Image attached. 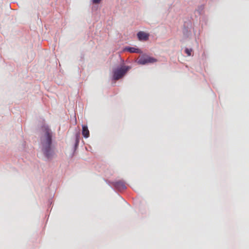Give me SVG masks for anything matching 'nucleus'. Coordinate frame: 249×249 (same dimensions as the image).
Wrapping results in <instances>:
<instances>
[{
    "label": "nucleus",
    "instance_id": "nucleus-5",
    "mask_svg": "<svg viewBox=\"0 0 249 249\" xmlns=\"http://www.w3.org/2000/svg\"><path fill=\"white\" fill-rule=\"evenodd\" d=\"M124 50L131 53H141V51L139 49L134 47H126Z\"/></svg>",
    "mask_w": 249,
    "mask_h": 249
},
{
    "label": "nucleus",
    "instance_id": "nucleus-2",
    "mask_svg": "<svg viewBox=\"0 0 249 249\" xmlns=\"http://www.w3.org/2000/svg\"><path fill=\"white\" fill-rule=\"evenodd\" d=\"M130 69V67L126 66H122L120 68L116 69L113 71V79L115 80L120 79L122 78Z\"/></svg>",
    "mask_w": 249,
    "mask_h": 249
},
{
    "label": "nucleus",
    "instance_id": "nucleus-6",
    "mask_svg": "<svg viewBox=\"0 0 249 249\" xmlns=\"http://www.w3.org/2000/svg\"><path fill=\"white\" fill-rule=\"evenodd\" d=\"M82 135L85 138H88L89 136V132L88 128V127L85 125L82 126Z\"/></svg>",
    "mask_w": 249,
    "mask_h": 249
},
{
    "label": "nucleus",
    "instance_id": "nucleus-4",
    "mask_svg": "<svg viewBox=\"0 0 249 249\" xmlns=\"http://www.w3.org/2000/svg\"><path fill=\"white\" fill-rule=\"evenodd\" d=\"M137 36L140 40L146 41L149 38V34L144 32L140 31L137 34Z\"/></svg>",
    "mask_w": 249,
    "mask_h": 249
},
{
    "label": "nucleus",
    "instance_id": "nucleus-9",
    "mask_svg": "<svg viewBox=\"0 0 249 249\" xmlns=\"http://www.w3.org/2000/svg\"><path fill=\"white\" fill-rule=\"evenodd\" d=\"M101 1V0H92L93 3L95 4L99 3Z\"/></svg>",
    "mask_w": 249,
    "mask_h": 249
},
{
    "label": "nucleus",
    "instance_id": "nucleus-7",
    "mask_svg": "<svg viewBox=\"0 0 249 249\" xmlns=\"http://www.w3.org/2000/svg\"><path fill=\"white\" fill-rule=\"evenodd\" d=\"M115 186L117 188H118L121 189H125L126 188V186L125 184L121 182V181H118L115 183Z\"/></svg>",
    "mask_w": 249,
    "mask_h": 249
},
{
    "label": "nucleus",
    "instance_id": "nucleus-3",
    "mask_svg": "<svg viewBox=\"0 0 249 249\" xmlns=\"http://www.w3.org/2000/svg\"><path fill=\"white\" fill-rule=\"evenodd\" d=\"M157 59L154 57L144 55L138 59V62L140 64L145 65L148 63H154L157 62Z\"/></svg>",
    "mask_w": 249,
    "mask_h": 249
},
{
    "label": "nucleus",
    "instance_id": "nucleus-1",
    "mask_svg": "<svg viewBox=\"0 0 249 249\" xmlns=\"http://www.w3.org/2000/svg\"><path fill=\"white\" fill-rule=\"evenodd\" d=\"M52 133L48 128L44 130V134L41 139L42 150L45 156L48 159L53 158L54 155L53 150L51 147Z\"/></svg>",
    "mask_w": 249,
    "mask_h": 249
},
{
    "label": "nucleus",
    "instance_id": "nucleus-8",
    "mask_svg": "<svg viewBox=\"0 0 249 249\" xmlns=\"http://www.w3.org/2000/svg\"><path fill=\"white\" fill-rule=\"evenodd\" d=\"M192 49L186 48L185 50V53L187 54L188 56H191L192 52Z\"/></svg>",
    "mask_w": 249,
    "mask_h": 249
}]
</instances>
